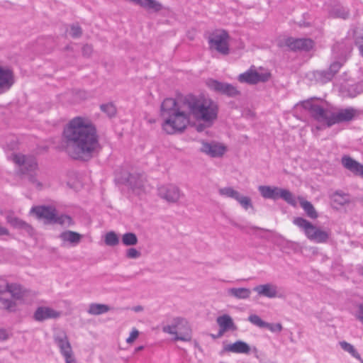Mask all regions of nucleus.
Listing matches in <instances>:
<instances>
[{"label":"nucleus","mask_w":363,"mask_h":363,"mask_svg":"<svg viewBox=\"0 0 363 363\" xmlns=\"http://www.w3.org/2000/svg\"><path fill=\"white\" fill-rule=\"evenodd\" d=\"M144 349L143 346H138L135 349V352H138Z\"/></svg>","instance_id":"nucleus-53"},{"label":"nucleus","mask_w":363,"mask_h":363,"mask_svg":"<svg viewBox=\"0 0 363 363\" xmlns=\"http://www.w3.org/2000/svg\"><path fill=\"white\" fill-rule=\"evenodd\" d=\"M119 242V239L117 235L111 231L107 233L105 236V243L108 246H115L118 245Z\"/></svg>","instance_id":"nucleus-36"},{"label":"nucleus","mask_w":363,"mask_h":363,"mask_svg":"<svg viewBox=\"0 0 363 363\" xmlns=\"http://www.w3.org/2000/svg\"><path fill=\"white\" fill-rule=\"evenodd\" d=\"M218 193L222 196L232 198L235 200L240 194L238 191L234 190L232 187L221 188L218 190Z\"/></svg>","instance_id":"nucleus-35"},{"label":"nucleus","mask_w":363,"mask_h":363,"mask_svg":"<svg viewBox=\"0 0 363 363\" xmlns=\"http://www.w3.org/2000/svg\"><path fill=\"white\" fill-rule=\"evenodd\" d=\"M93 48L90 45H85L82 48V53L84 56L89 57L92 53Z\"/></svg>","instance_id":"nucleus-46"},{"label":"nucleus","mask_w":363,"mask_h":363,"mask_svg":"<svg viewBox=\"0 0 363 363\" xmlns=\"http://www.w3.org/2000/svg\"><path fill=\"white\" fill-rule=\"evenodd\" d=\"M346 196V194H340L338 192H337L334 194V200L335 201H338L340 204H343L347 200Z\"/></svg>","instance_id":"nucleus-45"},{"label":"nucleus","mask_w":363,"mask_h":363,"mask_svg":"<svg viewBox=\"0 0 363 363\" xmlns=\"http://www.w3.org/2000/svg\"><path fill=\"white\" fill-rule=\"evenodd\" d=\"M334 15L336 17L345 19L348 17L349 13L347 10L344 8H337L334 10Z\"/></svg>","instance_id":"nucleus-42"},{"label":"nucleus","mask_w":363,"mask_h":363,"mask_svg":"<svg viewBox=\"0 0 363 363\" xmlns=\"http://www.w3.org/2000/svg\"><path fill=\"white\" fill-rule=\"evenodd\" d=\"M54 341L64 358L74 354L67 335L64 330H59L55 333Z\"/></svg>","instance_id":"nucleus-15"},{"label":"nucleus","mask_w":363,"mask_h":363,"mask_svg":"<svg viewBox=\"0 0 363 363\" xmlns=\"http://www.w3.org/2000/svg\"><path fill=\"white\" fill-rule=\"evenodd\" d=\"M30 213H35L38 218H43L46 223H52L56 210L52 206H38L31 208Z\"/></svg>","instance_id":"nucleus-20"},{"label":"nucleus","mask_w":363,"mask_h":363,"mask_svg":"<svg viewBox=\"0 0 363 363\" xmlns=\"http://www.w3.org/2000/svg\"><path fill=\"white\" fill-rule=\"evenodd\" d=\"M356 44L358 45L360 54L363 57V42L356 41Z\"/></svg>","instance_id":"nucleus-51"},{"label":"nucleus","mask_w":363,"mask_h":363,"mask_svg":"<svg viewBox=\"0 0 363 363\" xmlns=\"http://www.w3.org/2000/svg\"><path fill=\"white\" fill-rule=\"evenodd\" d=\"M357 318L363 324V304L359 306V312Z\"/></svg>","instance_id":"nucleus-48"},{"label":"nucleus","mask_w":363,"mask_h":363,"mask_svg":"<svg viewBox=\"0 0 363 363\" xmlns=\"http://www.w3.org/2000/svg\"><path fill=\"white\" fill-rule=\"evenodd\" d=\"M101 110L111 117L116 113V108L113 104H106L101 106Z\"/></svg>","instance_id":"nucleus-39"},{"label":"nucleus","mask_w":363,"mask_h":363,"mask_svg":"<svg viewBox=\"0 0 363 363\" xmlns=\"http://www.w3.org/2000/svg\"><path fill=\"white\" fill-rule=\"evenodd\" d=\"M9 338V333L5 329L0 328V341L6 340Z\"/></svg>","instance_id":"nucleus-47"},{"label":"nucleus","mask_w":363,"mask_h":363,"mask_svg":"<svg viewBox=\"0 0 363 363\" xmlns=\"http://www.w3.org/2000/svg\"><path fill=\"white\" fill-rule=\"evenodd\" d=\"M252 352L255 354V357H257V353H258L257 349L256 347H253Z\"/></svg>","instance_id":"nucleus-55"},{"label":"nucleus","mask_w":363,"mask_h":363,"mask_svg":"<svg viewBox=\"0 0 363 363\" xmlns=\"http://www.w3.org/2000/svg\"><path fill=\"white\" fill-rule=\"evenodd\" d=\"M82 33V28L78 25H72L70 28L69 34L74 38H79Z\"/></svg>","instance_id":"nucleus-40"},{"label":"nucleus","mask_w":363,"mask_h":363,"mask_svg":"<svg viewBox=\"0 0 363 363\" xmlns=\"http://www.w3.org/2000/svg\"><path fill=\"white\" fill-rule=\"evenodd\" d=\"M206 85L211 90L229 97H235L240 94V91L233 84L221 82L213 79H208Z\"/></svg>","instance_id":"nucleus-12"},{"label":"nucleus","mask_w":363,"mask_h":363,"mask_svg":"<svg viewBox=\"0 0 363 363\" xmlns=\"http://www.w3.org/2000/svg\"><path fill=\"white\" fill-rule=\"evenodd\" d=\"M6 220L13 228L24 230L28 235H33V228L28 223L14 216L13 214L7 215Z\"/></svg>","instance_id":"nucleus-26"},{"label":"nucleus","mask_w":363,"mask_h":363,"mask_svg":"<svg viewBox=\"0 0 363 363\" xmlns=\"http://www.w3.org/2000/svg\"><path fill=\"white\" fill-rule=\"evenodd\" d=\"M359 40L360 42H363V34H362V35H361L359 37H357V38L356 41H359Z\"/></svg>","instance_id":"nucleus-56"},{"label":"nucleus","mask_w":363,"mask_h":363,"mask_svg":"<svg viewBox=\"0 0 363 363\" xmlns=\"http://www.w3.org/2000/svg\"><path fill=\"white\" fill-rule=\"evenodd\" d=\"M15 83L13 72L0 66V94L8 91Z\"/></svg>","instance_id":"nucleus-18"},{"label":"nucleus","mask_w":363,"mask_h":363,"mask_svg":"<svg viewBox=\"0 0 363 363\" xmlns=\"http://www.w3.org/2000/svg\"><path fill=\"white\" fill-rule=\"evenodd\" d=\"M138 241V238L133 233H126L122 235V242L125 246L135 245Z\"/></svg>","instance_id":"nucleus-33"},{"label":"nucleus","mask_w":363,"mask_h":363,"mask_svg":"<svg viewBox=\"0 0 363 363\" xmlns=\"http://www.w3.org/2000/svg\"><path fill=\"white\" fill-rule=\"evenodd\" d=\"M285 44L293 51H308L313 47V41L309 38H288Z\"/></svg>","instance_id":"nucleus-17"},{"label":"nucleus","mask_w":363,"mask_h":363,"mask_svg":"<svg viewBox=\"0 0 363 363\" xmlns=\"http://www.w3.org/2000/svg\"><path fill=\"white\" fill-rule=\"evenodd\" d=\"M59 238L64 244L69 243L72 246H76L81 242L82 235L74 231L65 230L59 235Z\"/></svg>","instance_id":"nucleus-27"},{"label":"nucleus","mask_w":363,"mask_h":363,"mask_svg":"<svg viewBox=\"0 0 363 363\" xmlns=\"http://www.w3.org/2000/svg\"><path fill=\"white\" fill-rule=\"evenodd\" d=\"M236 201L244 208L245 210H247L250 208H252V201L250 197L242 196L239 194L238 196L236 199Z\"/></svg>","instance_id":"nucleus-37"},{"label":"nucleus","mask_w":363,"mask_h":363,"mask_svg":"<svg viewBox=\"0 0 363 363\" xmlns=\"http://www.w3.org/2000/svg\"><path fill=\"white\" fill-rule=\"evenodd\" d=\"M201 151L211 157H217L225 153V147L218 143L203 142Z\"/></svg>","instance_id":"nucleus-23"},{"label":"nucleus","mask_w":363,"mask_h":363,"mask_svg":"<svg viewBox=\"0 0 363 363\" xmlns=\"http://www.w3.org/2000/svg\"><path fill=\"white\" fill-rule=\"evenodd\" d=\"M340 345L341 346L342 350L349 352L354 358H356L359 360L361 359L359 354L355 350L354 346L352 345H351L350 343H348L345 341H342V342H340Z\"/></svg>","instance_id":"nucleus-34"},{"label":"nucleus","mask_w":363,"mask_h":363,"mask_svg":"<svg viewBox=\"0 0 363 363\" xmlns=\"http://www.w3.org/2000/svg\"><path fill=\"white\" fill-rule=\"evenodd\" d=\"M140 252L135 248L130 247L126 250V257L129 259H137L140 257Z\"/></svg>","instance_id":"nucleus-41"},{"label":"nucleus","mask_w":363,"mask_h":363,"mask_svg":"<svg viewBox=\"0 0 363 363\" xmlns=\"http://www.w3.org/2000/svg\"><path fill=\"white\" fill-rule=\"evenodd\" d=\"M25 291L16 284H9L6 279L0 277V308L9 312L16 309L15 301H22Z\"/></svg>","instance_id":"nucleus-4"},{"label":"nucleus","mask_w":363,"mask_h":363,"mask_svg":"<svg viewBox=\"0 0 363 363\" xmlns=\"http://www.w3.org/2000/svg\"><path fill=\"white\" fill-rule=\"evenodd\" d=\"M229 35L225 30H218L211 34L208 38L209 47L222 55L229 53Z\"/></svg>","instance_id":"nucleus-11"},{"label":"nucleus","mask_w":363,"mask_h":363,"mask_svg":"<svg viewBox=\"0 0 363 363\" xmlns=\"http://www.w3.org/2000/svg\"><path fill=\"white\" fill-rule=\"evenodd\" d=\"M298 200L308 217L312 219H315L318 218V214L311 202L305 200L301 196H298Z\"/></svg>","instance_id":"nucleus-28"},{"label":"nucleus","mask_w":363,"mask_h":363,"mask_svg":"<svg viewBox=\"0 0 363 363\" xmlns=\"http://www.w3.org/2000/svg\"><path fill=\"white\" fill-rule=\"evenodd\" d=\"M341 162L345 169L363 178V164L347 155H344L342 157Z\"/></svg>","instance_id":"nucleus-24"},{"label":"nucleus","mask_w":363,"mask_h":363,"mask_svg":"<svg viewBox=\"0 0 363 363\" xmlns=\"http://www.w3.org/2000/svg\"><path fill=\"white\" fill-rule=\"evenodd\" d=\"M258 71L255 66H252L248 70L240 74L238 79L241 83L256 84L259 82H266L269 80L271 73L259 67Z\"/></svg>","instance_id":"nucleus-10"},{"label":"nucleus","mask_w":363,"mask_h":363,"mask_svg":"<svg viewBox=\"0 0 363 363\" xmlns=\"http://www.w3.org/2000/svg\"><path fill=\"white\" fill-rule=\"evenodd\" d=\"M166 333L174 335V340L189 342L191 340V329L187 321L183 318H176L174 324L163 328Z\"/></svg>","instance_id":"nucleus-9"},{"label":"nucleus","mask_w":363,"mask_h":363,"mask_svg":"<svg viewBox=\"0 0 363 363\" xmlns=\"http://www.w3.org/2000/svg\"><path fill=\"white\" fill-rule=\"evenodd\" d=\"M216 322L220 328L218 334L217 336L212 335L213 338L217 337H221L224 333L228 330H236L237 326L235 325L232 318L227 314L218 316L216 319Z\"/></svg>","instance_id":"nucleus-21"},{"label":"nucleus","mask_w":363,"mask_h":363,"mask_svg":"<svg viewBox=\"0 0 363 363\" xmlns=\"http://www.w3.org/2000/svg\"><path fill=\"white\" fill-rule=\"evenodd\" d=\"M250 350V345L242 340H237L224 347V351L236 354H249Z\"/></svg>","instance_id":"nucleus-25"},{"label":"nucleus","mask_w":363,"mask_h":363,"mask_svg":"<svg viewBox=\"0 0 363 363\" xmlns=\"http://www.w3.org/2000/svg\"><path fill=\"white\" fill-rule=\"evenodd\" d=\"M184 105L189 114V123L192 116L196 120L203 121L206 126L211 127L218 118V106L209 97L189 94L185 96Z\"/></svg>","instance_id":"nucleus-3"},{"label":"nucleus","mask_w":363,"mask_h":363,"mask_svg":"<svg viewBox=\"0 0 363 363\" xmlns=\"http://www.w3.org/2000/svg\"><path fill=\"white\" fill-rule=\"evenodd\" d=\"M143 310V307L142 306H136L134 308V311H136V312H139V311H141Z\"/></svg>","instance_id":"nucleus-54"},{"label":"nucleus","mask_w":363,"mask_h":363,"mask_svg":"<svg viewBox=\"0 0 363 363\" xmlns=\"http://www.w3.org/2000/svg\"><path fill=\"white\" fill-rule=\"evenodd\" d=\"M359 361L361 363H363V359L362 358L359 359Z\"/></svg>","instance_id":"nucleus-57"},{"label":"nucleus","mask_w":363,"mask_h":363,"mask_svg":"<svg viewBox=\"0 0 363 363\" xmlns=\"http://www.w3.org/2000/svg\"><path fill=\"white\" fill-rule=\"evenodd\" d=\"M253 291L257 292L259 296H264L269 298L281 297L278 294L277 286L271 283L257 285L253 289Z\"/></svg>","instance_id":"nucleus-22"},{"label":"nucleus","mask_w":363,"mask_h":363,"mask_svg":"<svg viewBox=\"0 0 363 363\" xmlns=\"http://www.w3.org/2000/svg\"><path fill=\"white\" fill-rule=\"evenodd\" d=\"M111 308L103 303H91L87 310V313L93 315H99L108 312Z\"/></svg>","instance_id":"nucleus-30"},{"label":"nucleus","mask_w":363,"mask_h":363,"mask_svg":"<svg viewBox=\"0 0 363 363\" xmlns=\"http://www.w3.org/2000/svg\"><path fill=\"white\" fill-rule=\"evenodd\" d=\"M293 223L301 229L306 237L313 242L325 243L329 239L328 231L321 230L303 218H295Z\"/></svg>","instance_id":"nucleus-7"},{"label":"nucleus","mask_w":363,"mask_h":363,"mask_svg":"<svg viewBox=\"0 0 363 363\" xmlns=\"http://www.w3.org/2000/svg\"><path fill=\"white\" fill-rule=\"evenodd\" d=\"M59 311L48 306H39L33 313V318L38 322H43L48 319H56L60 316Z\"/></svg>","instance_id":"nucleus-19"},{"label":"nucleus","mask_w":363,"mask_h":363,"mask_svg":"<svg viewBox=\"0 0 363 363\" xmlns=\"http://www.w3.org/2000/svg\"><path fill=\"white\" fill-rule=\"evenodd\" d=\"M52 223H57L63 227H70L74 225V222L72 218L66 214L57 215L55 214V219Z\"/></svg>","instance_id":"nucleus-32"},{"label":"nucleus","mask_w":363,"mask_h":363,"mask_svg":"<svg viewBox=\"0 0 363 363\" xmlns=\"http://www.w3.org/2000/svg\"><path fill=\"white\" fill-rule=\"evenodd\" d=\"M204 128V125H202V124H199L196 126V130L199 131V132H201L203 131Z\"/></svg>","instance_id":"nucleus-52"},{"label":"nucleus","mask_w":363,"mask_h":363,"mask_svg":"<svg viewBox=\"0 0 363 363\" xmlns=\"http://www.w3.org/2000/svg\"><path fill=\"white\" fill-rule=\"evenodd\" d=\"M12 160L20 167V172L26 175L28 179L37 187H41L42 184L37 179L38 163L33 156H26L21 154H13Z\"/></svg>","instance_id":"nucleus-6"},{"label":"nucleus","mask_w":363,"mask_h":363,"mask_svg":"<svg viewBox=\"0 0 363 363\" xmlns=\"http://www.w3.org/2000/svg\"><path fill=\"white\" fill-rule=\"evenodd\" d=\"M258 190L264 199L277 200L281 198L294 207H296L297 205L296 199L293 194L287 189L263 185L259 186Z\"/></svg>","instance_id":"nucleus-8"},{"label":"nucleus","mask_w":363,"mask_h":363,"mask_svg":"<svg viewBox=\"0 0 363 363\" xmlns=\"http://www.w3.org/2000/svg\"><path fill=\"white\" fill-rule=\"evenodd\" d=\"M127 183L133 191L138 194H140L146 191L147 181L143 174H129L127 178Z\"/></svg>","instance_id":"nucleus-16"},{"label":"nucleus","mask_w":363,"mask_h":363,"mask_svg":"<svg viewBox=\"0 0 363 363\" xmlns=\"http://www.w3.org/2000/svg\"><path fill=\"white\" fill-rule=\"evenodd\" d=\"M184 104L185 96L179 101L167 98L162 103L161 116L164 119L162 128L167 134L182 133L189 125V114Z\"/></svg>","instance_id":"nucleus-2"},{"label":"nucleus","mask_w":363,"mask_h":363,"mask_svg":"<svg viewBox=\"0 0 363 363\" xmlns=\"http://www.w3.org/2000/svg\"><path fill=\"white\" fill-rule=\"evenodd\" d=\"M228 294L238 299H247L250 296L251 290L247 288H230L228 289Z\"/></svg>","instance_id":"nucleus-29"},{"label":"nucleus","mask_w":363,"mask_h":363,"mask_svg":"<svg viewBox=\"0 0 363 363\" xmlns=\"http://www.w3.org/2000/svg\"><path fill=\"white\" fill-rule=\"evenodd\" d=\"M65 363H77L74 354L65 358Z\"/></svg>","instance_id":"nucleus-49"},{"label":"nucleus","mask_w":363,"mask_h":363,"mask_svg":"<svg viewBox=\"0 0 363 363\" xmlns=\"http://www.w3.org/2000/svg\"><path fill=\"white\" fill-rule=\"evenodd\" d=\"M248 320L252 324H253L259 328H265L266 323H267L266 322L262 320L259 315H257L256 314L250 315L248 317Z\"/></svg>","instance_id":"nucleus-38"},{"label":"nucleus","mask_w":363,"mask_h":363,"mask_svg":"<svg viewBox=\"0 0 363 363\" xmlns=\"http://www.w3.org/2000/svg\"><path fill=\"white\" fill-rule=\"evenodd\" d=\"M9 233V230L6 228L0 225V235H7Z\"/></svg>","instance_id":"nucleus-50"},{"label":"nucleus","mask_w":363,"mask_h":363,"mask_svg":"<svg viewBox=\"0 0 363 363\" xmlns=\"http://www.w3.org/2000/svg\"><path fill=\"white\" fill-rule=\"evenodd\" d=\"M265 328H268L270 331L274 333H279L282 330V325L281 323L272 324L267 323Z\"/></svg>","instance_id":"nucleus-43"},{"label":"nucleus","mask_w":363,"mask_h":363,"mask_svg":"<svg viewBox=\"0 0 363 363\" xmlns=\"http://www.w3.org/2000/svg\"><path fill=\"white\" fill-rule=\"evenodd\" d=\"M302 107L307 110L310 116L316 121L323 123L329 127V121L331 118L332 111L325 106L323 100L312 97L301 102Z\"/></svg>","instance_id":"nucleus-5"},{"label":"nucleus","mask_w":363,"mask_h":363,"mask_svg":"<svg viewBox=\"0 0 363 363\" xmlns=\"http://www.w3.org/2000/svg\"><path fill=\"white\" fill-rule=\"evenodd\" d=\"M138 335L139 331L136 328H133L129 337L126 339V342L128 344L133 343L138 338Z\"/></svg>","instance_id":"nucleus-44"},{"label":"nucleus","mask_w":363,"mask_h":363,"mask_svg":"<svg viewBox=\"0 0 363 363\" xmlns=\"http://www.w3.org/2000/svg\"><path fill=\"white\" fill-rule=\"evenodd\" d=\"M362 274L363 275V268H362Z\"/></svg>","instance_id":"nucleus-58"},{"label":"nucleus","mask_w":363,"mask_h":363,"mask_svg":"<svg viewBox=\"0 0 363 363\" xmlns=\"http://www.w3.org/2000/svg\"><path fill=\"white\" fill-rule=\"evenodd\" d=\"M342 67V64L340 62H333L330 67L328 72H323L321 73L323 75V82H327L332 79L333 76L339 71L340 67Z\"/></svg>","instance_id":"nucleus-31"},{"label":"nucleus","mask_w":363,"mask_h":363,"mask_svg":"<svg viewBox=\"0 0 363 363\" xmlns=\"http://www.w3.org/2000/svg\"><path fill=\"white\" fill-rule=\"evenodd\" d=\"M62 140L65 152L74 160L87 161L100 148L96 127L84 117H75L67 124Z\"/></svg>","instance_id":"nucleus-1"},{"label":"nucleus","mask_w":363,"mask_h":363,"mask_svg":"<svg viewBox=\"0 0 363 363\" xmlns=\"http://www.w3.org/2000/svg\"><path fill=\"white\" fill-rule=\"evenodd\" d=\"M157 191L159 196L168 203H177L182 195L179 188L172 184L159 186Z\"/></svg>","instance_id":"nucleus-14"},{"label":"nucleus","mask_w":363,"mask_h":363,"mask_svg":"<svg viewBox=\"0 0 363 363\" xmlns=\"http://www.w3.org/2000/svg\"><path fill=\"white\" fill-rule=\"evenodd\" d=\"M358 115V111L352 107L342 108L336 112H333L329 121V127L344 122L352 121Z\"/></svg>","instance_id":"nucleus-13"}]
</instances>
